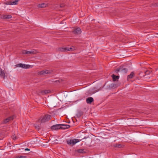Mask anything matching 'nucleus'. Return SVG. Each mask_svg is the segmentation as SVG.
<instances>
[{"label": "nucleus", "mask_w": 158, "mask_h": 158, "mask_svg": "<svg viewBox=\"0 0 158 158\" xmlns=\"http://www.w3.org/2000/svg\"><path fill=\"white\" fill-rule=\"evenodd\" d=\"M63 21L64 20H62V21L61 22H60V23H63Z\"/></svg>", "instance_id": "nucleus-28"}, {"label": "nucleus", "mask_w": 158, "mask_h": 158, "mask_svg": "<svg viewBox=\"0 0 158 158\" xmlns=\"http://www.w3.org/2000/svg\"><path fill=\"white\" fill-rule=\"evenodd\" d=\"M93 98L90 97L87 98L86 99V102L88 104H90L94 101Z\"/></svg>", "instance_id": "nucleus-12"}, {"label": "nucleus", "mask_w": 158, "mask_h": 158, "mask_svg": "<svg viewBox=\"0 0 158 158\" xmlns=\"http://www.w3.org/2000/svg\"><path fill=\"white\" fill-rule=\"evenodd\" d=\"M98 90H96L95 91H94V93H95L96 92H98Z\"/></svg>", "instance_id": "nucleus-27"}, {"label": "nucleus", "mask_w": 158, "mask_h": 158, "mask_svg": "<svg viewBox=\"0 0 158 158\" xmlns=\"http://www.w3.org/2000/svg\"><path fill=\"white\" fill-rule=\"evenodd\" d=\"M61 124H56L53 125L51 127L52 130H56L61 129Z\"/></svg>", "instance_id": "nucleus-9"}, {"label": "nucleus", "mask_w": 158, "mask_h": 158, "mask_svg": "<svg viewBox=\"0 0 158 158\" xmlns=\"http://www.w3.org/2000/svg\"><path fill=\"white\" fill-rule=\"evenodd\" d=\"M115 147L120 148L122 147V146L121 144H116L115 146Z\"/></svg>", "instance_id": "nucleus-22"}, {"label": "nucleus", "mask_w": 158, "mask_h": 158, "mask_svg": "<svg viewBox=\"0 0 158 158\" xmlns=\"http://www.w3.org/2000/svg\"><path fill=\"white\" fill-rule=\"evenodd\" d=\"M52 72V70H42L38 72V74L39 75H41L45 74H48L51 73Z\"/></svg>", "instance_id": "nucleus-6"}, {"label": "nucleus", "mask_w": 158, "mask_h": 158, "mask_svg": "<svg viewBox=\"0 0 158 158\" xmlns=\"http://www.w3.org/2000/svg\"><path fill=\"white\" fill-rule=\"evenodd\" d=\"M111 76L114 81H116L117 79H118L119 77V76H116L114 74H112Z\"/></svg>", "instance_id": "nucleus-15"}, {"label": "nucleus", "mask_w": 158, "mask_h": 158, "mask_svg": "<svg viewBox=\"0 0 158 158\" xmlns=\"http://www.w3.org/2000/svg\"><path fill=\"white\" fill-rule=\"evenodd\" d=\"M4 4L6 5H11V0L7 1L4 2Z\"/></svg>", "instance_id": "nucleus-20"}, {"label": "nucleus", "mask_w": 158, "mask_h": 158, "mask_svg": "<svg viewBox=\"0 0 158 158\" xmlns=\"http://www.w3.org/2000/svg\"><path fill=\"white\" fill-rule=\"evenodd\" d=\"M50 92V90H40L37 92V94L39 95H43L48 94Z\"/></svg>", "instance_id": "nucleus-7"}, {"label": "nucleus", "mask_w": 158, "mask_h": 158, "mask_svg": "<svg viewBox=\"0 0 158 158\" xmlns=\"http://www.w3.org/2000/svg\"><path fill=\"white\" fill-rule=\"evenodd\" d=\"M64 5L63 4H61L60 5V7H64Z\"/></svg>", "instance_id": "nucleus-25"}, {"label": "nucleus", "mask_w": 158, "mask_h": 158, "mask_svg": "<svg viewBox=\"0 0 158 158\" xmlns=\"http://www.w3.org/2000/svg\"><path fill=\"white\" fill-rule=\"evenodd\" d=\"M18 158H26V157L25 156H19Z\"/></svg>", "instance_id": "nucleus-24"}, {"label": "nucleus", "mask_w": 158, "mask_h": 158, "mask_svg": "<svg viewBox=\"0 0 158 158\" xmlns=\"http://www.w3.org/2000/svg\"><path fill=\"white\" fill-rule=\"evenodd\" d=\"M47 5L44 3H42L39 4L38 5V7L39 8H44L46 7Z\"/></svg>", "instance_id": "nucleus-16"}, {"label": "nucleus", "mask_w": 158, "mask_h": 158, "mask_svg": "<svg viewBox=\"0 0 158 158\" xmlns=\"http://www.w3.org/2000/svg\"><path fill=\"white\" fill-rule=\"evenodd\" d=\"M10 118H11V117H10L6 118V119H4L2 123L3 124L6 123H7L9 121L10 119Z\"/></svg>", "instance_id": "nucleus-17"}, {"label": "nucleus", "mask_w": 158, "mask_h": 158, "mask_svg": "<svg viewBox=\"0 0 158 158\" xmlns=\"http://www.w3.org/2000/svg\"><path fill=\"white\" fill-rule=\"evenodd\" d=\"M11 18L12 16L10 15H3L1 17V18L3 19H10Z\"/></svg>", "instance_id": "nucleus-10"}, {"label": "nucleus", "mask_w": 158, "mask_h": 158, "mask_svg": "<svg viewBox=\"0 0 158 158\" xmlns=\"http://www.w3.org/2000/svg\"><path fill=\"white\" fill-rule=\"evenodd\" d=\"M51 116L50 115L48 114L42 116L38 120L37 122L40 123H44L49 121L51 118Z\"/></svg>", "instance_id": "nucleus-1"}, {"label": "nucleus", "mask_w": 158, "mask_h": 158, "mask_svg": "<svg viewBox=\"0 0 158 158\" xmlns=\"http://www.w3.org/2000/svg\"><path fill=\"white\" fill-rule=\"evenodd\" d=\"M77 152L78 153H83L84 152V150L83 149H78L77 151Z\"/></svg>", "instance_id": "nucleus-21"}, {"label": "nucleus", "mask_w": 158, "mask_h": 158, "mask_svg": "<svg viewBox=\"0 0 158 158\" xmlns=\"http://www.w3.org/2000/svg\"><path fill=\"white\" fill-rule=\"evenodd\" d=\"M61 129H65L70 127V126L69 125L61 124Z\"/></svg>", "instance_id": "nucleus-14"}, {"label": "nucleus", "mask_w": 158, "mask_h": 158, "mask_svg": "<svg viewBox=\"0 0 158 158\" xmlns=\"http://www.w3.org/2000/svg\"><path fill=\"white\" fill-rule=\"evenodd\" d=\"M0 76L4 79L5 78L4 71L1 69H0Z\"/></svg>", "instance_id": "nucleus-13"}, {"label": "nucleus", "mask_w": 158, "mask_h": 158, "mask_svg": "<svg viewBox=\"0 0 158 158\" xmlns=\"http://www.w3.org/2000/svg\"><path fill=\"white\" fill-rule=\"evenodd\" d=\"M15 66L17 67H21L24 69H29L32 68V66L29 64L20 63L17 64Z\"/></svg>", "instance_id": "nucleus-4"}, {"label": "nucleus", "mask_w": 158, "mask_h": 158, "mask_svg": "<svg viewBox=\"0 0 158 158\" xmlns=\"http://www.w3.org/2000/svg\"><path fill=\"white\" fill-rule=\"evenodd\" d=\"M76 49V48L74 46H72L71 47L69 48L68 47H66L64 48L60 47L59 48L58 50L61 52H65L67 51H73Z\"/></svg>", "instance_id": "nucleus-2"}, {"label": "nucleus", "mask_w": 158, "mask_h": 158, "mask_svg": "<svg viewBox=\"0 0 158 158\" xmlns=\"http://www.w3.org/2000/svg\"><path fill=\"white\" fill-rule=\"evenodd\" d=\"M30 149L28 148H26L25 149V150H27V151H30Z\"/></svg>", "instance_id": "nucleus-26"}, {"label": "nucleus", "mask_w": 158, "mask_h": 158, "mask_svg": "<svg viewBox=\"0 0 158 158\" xmlns=\"http://www.w3.org/2000/svg\"><path fill=\"white\" fill-rule=\"evenodd\" d=\"M128 69L123 67L120 66L119 68L115 70V72L118 73L120 72L123 73H126L127 72Z\"/></svg>", "instance_id": "nucleus-5"}, {"label": "nucleus", "mask_w": 158, "mask_h": 158, "mask_svg": "<svg viewBox=\"0 0 158 158\" xmlns=\"http://www.w3.org/2000/svg\"><path fill=\"white\" fill-rule=\"evenodd\" d=\"M19 0H15L14 1H11V5L17 4V2Z\"/></svg>", "instance_id": "nucleus-19"}, {"label": "nucleus", "mask_w": 158, "mask_h": 158, "mask_svg": "<svg viewBox=\"0 0 158 158\" xmlns=\"http://www.w3.org/2000/svg\"><path fill=\"white\" fill-rule=\"evenodd\" d=\"M81 31L79 27H77L74 28L73 31V33L74 34L78 35L81 33Z\"/></svg>", "instance_id": "nucleus-8"}, {"label": "nucleus", "mask_w": 158, "mask_h": 158, "mask_svg": "<svg viewBox=\"0 0 158 158\" xmlns=\"http://www.w3.org/2000/svg\"><path fill=\"white\" fill-rule=\"evenodd\" d=\"M80 141L79 139H69L67 140V143L69 145L73 146L76 143L79 142Z\"/></svg>", "instance_id": "nucleus-3"}, {"label": "nucleus", "mask_w": 158, "mask_h": 158, "mask_svg": "<svg viewBox=\"0 0 158 158\" xmlns=\"http://www.w3.org/2000/svg\"><path fill=\"white\" fill-rule=\"evenodd\" d=\"M22 53L23 54H28L35 53L34 51H26L25 50H23L22 51Z\"/></svg>", "instance_id": "nucleus-11"}, {"label": "nucleus", "mask_w": 158, "mask_h": 158, "mask_svg": "<svg viewBox=\"0 0 158 158\" xmlns=\"http://www.w3.org/2000/svg\"><path fill=\"white\" fill-rule=\"evenodd\" d=\"M12 138L13 139H17V137L15 136V135H13L12 136Z\"/></svg>", "instance_id": "nucleus-23"}, {"label": "nucleus", "mask_w": 158, "mask_h": 158, "mask_svg": "<svg viewBox=\"0 0 158 158\" xmlns=\"http://www.w3.org/2000/svg\"><path fill=\"white\" fill-rule=\"evenodd\" d=\"M134 76V73L133 72H132L131 74L128 76L127 78L128 79H131Z\"/></svg>", "instance_id": "nucleus-18"}]
</instances>
